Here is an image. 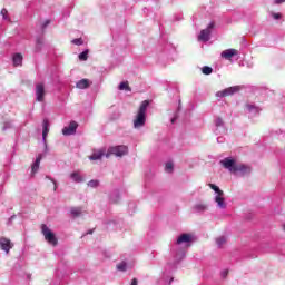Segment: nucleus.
<instances>
[{"label":"nucleus","mask_w":285,"mask_h":285,"mask_svg":"<svg viewBox=\"0 0 285 285\" xmlns=\"http://www.w3.org/2000/svg\"><path fill=\"white\" fill-rule=\"evenodd\" d=\"M88 49H86L85 51H82L81 53H79V60L80 61H88Z\"/></svg>","instance_id":"nucleus-26"},{"label":"nucleus","mask_w":285,"mask_h":285,"mask_svg":"<svg viewBox=\"0 0 285 285\" xmlns=\"http://www.w3.org/2000/svg\"><path fill=\"white\" fill-rule=\"evenodd\" d=\"M92 233H95V229H89L86 235H92Z\"/></svg>","instance_id":"nucleus-44"},{"label":"nucleus","mask_w":285,"mask_h":285,"mask_svg":"<svg viewBox=\"0 0 285 285\" xmlns=\"http://www.w3.org/2000/svg\"><path fill=\"white\" fill-rule=\"evenodd\" d=\"M75 46H83V39L81 38H76L71 41Z\"/></svg>","instance_id":"nucleus-32"},{"label":"nucleus","mask_w":285,"mask_h":285,"mask_svg":"<svg viewBox=\"0 0 285 285\" xmlns=\"http://www.w3.org/2000/svg\"><path fill=\"white\" fill-rule=\"evenodd\" d=\"M222 277H228V269H224L223 272H222Z\"/></svg>","instance_id":"nucleus-41"},{"label":"nucleus","mask_w":285,"mask_h":285,"mask_svg":"<svg viewBox=\"0 0 285 285\" xmlns=\"http://www.w3.org/2000/svg\"><path fill=\"white\" fill-rule=\"evenodd\" d=\"M275 6H281V3H285V0H274Z\"/></svg>","instance_id":"nucleus-40"},{"label":"nucleus","mask_w":285,"mask_h":285,"mask_svg":"<svg viewBox=\"0 0 285 285\" xmlns=\"http://www.w3.org/2000/svg\"><path fill=\"white\" fill-rule=\"evenodd\" d=\"M163 279L164 282H168L167 285H170L173 283V275H171V272L166 269L164 273H163Z\"/></svg>","instance_id":"nucleus-23"},{"label":"nucleus","mask_w":285,"mask_h":285,"mask_svg":"<svg viewBox=\"0 0 285 285\" xmlns=\"http://www.w3.org/2000/svg\"><path fill=\"white\" fill-rule=\"evenodd\" d=\"M139 284V282L137 281V278H132V281H131V284L130 285H138Z\"/></svg>","instance_id":"nucleus-42"},{"label":"nucleus","mask_w":285,"mask_h":285,"mask_svg":"<svg viewBox=\"0 0 285 285\" xmlns=\"http://www.w3.org/2000/svg\"><path fill=\"white\" fill-rule=\"evenodd\" d=\"M215 28V22H210L206 29L200 31L198 36V41H204L205 43L210 41V35H213V29Z\"/></svg>","instance_id":"nucleus-8"},{"label":"nucleus","mask_w":285,"mask_h":285,"mask_svg":"<svg viewBox=\"0 0 285 285\" xmlns=\"http://www.w3.org/2000/svg\"><path fill=\"white\" fill-rule=\"evenodd\" d=\"M245 110L246 112H248L249 115H259V112H262V108L257 107V105L255 104H250V102H247L245 105Z\"/></svg>","instance_id":"nucleus-14"},{"label":"nucleus","mask_w":285,"mask_h":285,"mask_svg":"<svg viewBox=\"0 0 285 285\" xmlns=\"http://www.w3.org/2000/svg\"><path fill=\"white\" fill-rule=\"evenodd\" d=\"M128 153V146L120 145V146H115L110 147L108 149V154L106 157H110V155H115L116 157H124Z\"/></svg>","instance_id":"nucleus-7"},{"label":"nucleus","mask_w":285,"mask_h":285,"mask_svg":"<svg viewBox=\"0 0 285 285\" xmlns=\"http://www.w3.org/2000/svg\"><path fill=\"white\" fill-rule=\"evenodd\" d=\"M220 166L226 168V170H229V173H234V175L239 173L242 177L250 175V173L253 171V168H250V166L237 164V161H235V159L230 157H226L225 159L220 160Z\"/></svg>","instance_id":"nucleus-2"},{"label":"nucleus","mask_w":285,"mask_h":285,"mask_svg":"<svg viewBox=\"0 0 285 285\" xmlns=\"http://www.w3.org/2000/svg\"><path fill=\"white\" fill-rule=\"evenodd\" d=\"M13 125H12V121H7L4 122L3 127H2V130H10V128H12Z\"/></svg>","instance_id":"nucleus-34"},{"label":"nucleus","mask_w":285,"mask_h":285,"mask_svg":"<svg viewBox=\"0 0 285 285\" xmlns=\"http://www.w3.org/2000/svg\"><path fill=\"white\" fill-rule=\"evenodd\" d=\"M237 55V50L235 49H227L222 52L223 59H230L232 57H235Z\"/></svg>","instance_id":"nucleus-20"},{"label":"nucleus","mask_w":285,"mask_h":285,"mask_svg":"<svg viewBox=\"0 0 285 285\" xmlns=\"http://www.w3.org/2000/svg\"><path fill=\"white\" fill-rule=\"evenodd\" d=\"M90 83L92 82H90L88 79H81L76 83V87L79 90H86V88H90Z\"/></svg>","instance_id":"nucleus-18"},{"label":"nucleus","mask_w":285,"mask_h":285,"mask_svg":"<svg viewBox=\"0 0 285 285\" xmlns=\"http://www.w3.org/2000/svg\"><path fill=\"white\" fill-rule=\"evenodd\" d=\"M209 188H212V190H214L217 194L214 199L218 208H222V210L226 209V200L224 199V191L219 189V187L215 184H209Z\"/></svg>","instance_id":"nucleus-4"},{"label":"nucleus","mask_w":285,"mask_h":285,"mask_svg":"<svg viewBox=\"0 0 285 285\" xmlns=\"http://www.w3.org/2000/svg\"><path fill=\"white\" fill-rule=\"evenodd\" d=\"M202 72H203V75H213V69L208 66H204L202 68Z\"/></svg>","instance_id":"nucleus-29"},{"label":"nucleus","mask_w":285,"mask_h":285,"mask_svg":"<svg viewBox=\"0 0 285 285\" xmlns=\"http://www.w3.org/2000/svg\"><path fill=\"white\" fill-rule=\"evenodd\" d=\"M43 97H46V87L43 83L36 85V101H43Z\"/></svg>","instance_id":"nucleus-11"},{"label":"nucleus","mask_w":285,"mask_h":285,"mask_svg":"<svg viewBox=\"0 0 285 285\" xmlns=\"http://www.w3.org/2000/svg\"><path fill=\"white\" fill-rule=\"evenodd\" d=\"M48 26H50V20H46L43 23H42V30H46L48 28Z\"/></svg>","instance_id":"nucleus-37"},{"label":"nucleus","mask_w":285,"mask_h":285,"mask_svg":"<svg viewBox=\"0 0 285 285\" xmlns=\"http://www.w3.org/2000/svg\"><path fill=\"white\" fill-rule=\"evenodd\" d=\"M216 244H217L218 248H222V246L226 244V237H224V236L218 237L216 239Z\"/></svg>","instance_id":"nucleus-28"},{"label":"nucleus","mask_w":285,"mask_h":285,"mask_svg":"<svg viewBox=\"0 0 285 285\" xmlns=\"http://www.w3.org/2000/svg\"><path fill=\"white\" fill-rule=\"evenodd\" d=\"M48 132H50V122L48 121V119H43V121H42V140H43V142H46ZM45 150H48L47 144H45Z\"/></svg>","instance_id":"nucleus-13"},{"label":"nucleus","mask_w":285,"mask_h":285,"mask_svg":"<svg viewBox=\"0 0 285 285\" xmlns=\"http://www.w3.org/2000/svg\"><path fill=\"white\" fill-rule=\"evenodd\" d=\"M70 179L75 181V184H83L86 181V174H82L81 171H72L70 174Z\"/></svg>","instance_id":"nucleus-12"},{"label":"nucleus","mask_w":285,"mask_h":285,"mask_svg":"<svg viewBox=\"0 0 285 285\" xmlns=\"http://www.w3.org/2000/svg\"><path fill=\"white\" fill-rule=\"evenodd\" d=\"M242 88H244L243 86H233V87H228L224 90L217 91L216 92V97H232V95H237V92H239V90H242Z\"/></svg>","instance_id":"nucleus-6"},{"label":"nucleus","mask_w":285,"mask_h":285,"mask_svg":"<svg viewBox=\"0 0 285 285\" xmlns=\"http://www.w3.org/2000/svg\"><path fill=\"white\" fill-rule=\"evenodd\" d=\"M148 106H150V101L144 100L141 102L136 119L134 120L135 128H144V126H146V111L148 110Z\"/></svg>","instance_id":"nucleus-3"},{"label":"nucleus","mask_w":285,"mask_h":285,"mask_svg":"<svg viewBox=\"0 0 285 285\" xmlns=\"http://www.w3.org/2000/svg\"><path fill=\"white\" fill-rule=\"evenodd\" d=\"M81 213H83V209L81 207H71L70 214L73 217H81Z\"/></svg>","instance_id":"nucleus-25"},{"label":"nucleus","mask_w":285,"mask_h":285,"mask_svg":"<svg viewBox=\"0 0 285 285\" xmlns=\"http://www.w3.org/2000/svg\"><path fill=\"white\" fill-rule=\"evenodd\" d=\"M128 264H126V262H121L120 264L117 265L118 271L126 272Z\"/></svg>","instance_id":"nucleus-30"},{"label":"nucleus","mask_w":285,"mask_h":285,"mask_svg":"<svg viewBox=\"0 0 285 285\" xmlns=\"http://www.w3.org/2000/svg\"><path fill=\"white\" fill-rule=\"evenodd\" d=\"M193 244V236L190 234L180 235L177 240L171 245V256L174 258L173 264H168L167 268H171L175 271L177 268V264L181 262L186 257V248Z\"/></svg>","instance_id":"nucleus-1"},{"label":"nucleus","mask_w":285,"mask_h":285,"mask_svg":"<svg viewBox=\"0 0 285 285\" xmlns=\"http://www.w3.org/2000/svg\"><path fill=\"white\" fill-rule=\"evenodd\" d=\"M271 17L272 19H275V21H279V19H282V13L272 12Z\"/></svg>","instance_id":"nucleus-35"},{"label":"nucleus","mask_w":285,"mask_h":285,"mask_svg":"<svg viewBox=\"0 0 285 285\" xmlns=\"http://www.w3.org/2000/svg\"><path fill=\"white\" fill-rule=\"evenodd\" d=\"M217 142H218V144H224V137H218V138H217Z\"/></svg>","instance_id":"nucleus-43"},{"label":"nucleus","mask_w":285,"mask_h":285,"mask_svg":"<svg viewBox=\"0 0 285 285\" xmlns=\"http://www.w3.org/2000/svg\"><path fill=\"white\" fill-rule=\"evenodd\" d=\"M101 157H104V151L102 150H98V151H94L91 156H89V159L91 161H97L99 159H101Z\"/></svg>","instance_id":"nucleus-24"},{"label":"nucleus","mask_w":285,"mask_h":285,"mask_svg":"<svg viewBox=\"0 0 285 285\" xmlns=\"http://www.w3.org/2000/svg\"><path fill=\"white\" fill-rule=\"evenodd\" d=\"M119 90H127L130 91V86H128V82H120Z\"/></svg>","instance_id":"nucleus-31"},{"label":"nucleus","mask_w":285,"mask_h":285,"mask_svg":"<svg viewBox=\"0 0 285 285\" xmlns=\"http://www.w3.org/2000/svg\"><path fill=\"white\" fill-rule=\"evenodd\" d=\"M175 121H177V116H175L174 118H171V124H175Z\"/></svg>","instance_id":"nucleus-45"},{"label":"nucleus","mask_w":285,"mask_h":285,"mask_svg":"<svg viewBox=\"0 0 285 285\" xmlns=\"http://www.w3.org/2000/svg\"><path fill=\"white\" fill-rule=\"evenodd\" d=\"M46 179H49V181H52L53 184V190H57V180H55V178L50 177V176H46Z\"/></svg>","instance_id":"nucleus-36"},{"label":"nucleus","mask_w":285,"mask_h":285,"mask_svg":"<svg viewBox=\"0 0 285 285\" xmlns=\"http://www.w3.org/2000/svg\"><path fill=\"white\" fill-rule=\"evenodd\" d=\"M13 66H21L23 63V56L21 53H14L12 57Z\"/></svg>","instance_id":"nucleus-22"},{"label":"nucleus","mask_w":285,"mask_h":285,"mask_svg":"<svg viewBox=\"0 0 285 285\" xmlns=\"http://www.w3.org/2000/svg\"><path fill=\"white\" fill-rule=\"evenodd\" d=\"M215 135H226V126L224 125V120L222 118H216L215 121Z\"/></svg>","instance_id":"nucleus-10"},{"label":"nucleus","mask_w":285,"mask_h":285,"mask_svg":"<svg viewBox=\"0 0 285 285\" xmlns=\"http://www.w3.org/2000/svg\"><path fill=\"white\" fill-rule=\"evenodd\" d=\"M87 186H89V188H99V180L97 179L89 180Z\"/></svg>","instance_id":"nucleus-27"},{"label":"nucleus","mask_w":285,"mask_h":285,"mask_svg":"<svg viewBox=\"0 0 285 285\" xmlns=\"http://www.w3.org/2000/svg\"><path fill=\"white\" fill-rule=\"evenodd\" d=\"M77 128H79V124H77V121L72 120V121H70L69 126L63 127L62 135L65 137H70L71 135H77Z\"/></svg>","instance_id":"nucleus-9"},{"label":"nucleus","mask_w":285,"mask_h":285,"mask_svg":"<svg viewBox=\"0 0 285 285\" xmlns=\"http://www.w3.org/2000/svg\"><path fill=\"white\" fill-rule=\"evenodd\" d=\"M16 215H13V216H11L9 219H8V226H11L12 225V220H14L16 219Z\"/></svg>","instance_id":"nucleus-39"},{"label":"nucleus","mask_w":285,"mask_h":285,"mask_svg":"<svg viewBox=\"0 0 285 285\" xmlns=\"http://www.w3.org/2000/svg\"><path fill=\"white\" fill-rule=\"evenodd\" d=\"M41 232L48 244H50L51 246H57V244H59V239H57V236L55 235V233H52L48 225L43 224L41 226Z\"/></svg>","instance_id":"nucleus-5"},{"label":"nucleus","mask_w":285,"mask_h":285,"mask_svg":"<svg viewBox=\"0 0 285 285\" xmlns=\"http://www.w3.org/2000/svg\"><path fill=\"white\" fill-rule=\"evenodd\" d=\"M53 285H58L57 283H53Z\"/></svg>","instance_id":"nucleus-46"},{"label":"nucleus","mask_w":285,"mask_h":285,"mask_svg":"<svg viewBox=\"0 0 285 285\" xmlns=\"http://www.w3.org/2000/svg\"><path fill=\"white\" fill-rule=\"evenodd\" d=\"M41 165V155H39L31 166V175H37L39 173V166Z\"/></svg>","instance_id":"nucleus-17"},{"label":"nucleus","mask_w":285,"mask_h":285,"mask_svg":"<svg viewBox=\"0 0 285 285\" xmlns=\"http://www.w3.org/2000/svg\"><path fill=\"white\" fill-rule=\"evenodd\" d=\"M43 50V38L38 37L36 39V47L33 49V52H41Z\"/></svg>","instance_id":"nucleus-21"},{"label":"nucleus","mask_w":285,"mask_h":285,"mask_svg":"<svg viewBox=\"0 0 285 285\" xmlns=\"http://www.w3.org/2000/svg\"><path fill=\"white\" fill-rule=\"evenodd\" d=\"M194 213H206V210H208V205L204 204V203H198L196 205H194L193 207Z\"/></svg>","instance_id":"nucleus-16"},{"label":"nucleus","mask_w":285,"mask_h":285,"mask_svg":"<svg viewBox=\"0 0 285 285\" xmlns=\"http://www.w3.org/2000/svg\"><path fill=\"white\" fill-rule=\"evenodd\" d=\"M119 199H121V196L119 194V191L117 189H115L110 196H109V200L111 204H117L119 202Z\"/></svg>","instance_id":"nucleus-19"},{"label":"nucleus","mask_w":285,"mask_h":285,"mask_svg":"<svg viewBox=\"0 0 285 285\" xmlns=\"http://www.w3.org/2000/svg\"><path fill=\"white\" fill-rule=\"evenodd\" d=\"M1 14H2V19H8V17H7V14H8V10H6V9H2L1 10Z\"/></svg>","instance_id":"nucleus-38"},{"label":"nucleus","mask_w":285,"mask_h":285,"mask_svg":"<svg viewBox=\"0 0 285 285\" xmlns=\"http://www.w3.org/2000/svg\"><path fill=\"white\" fill-rule=\"evenodd\" d=\"M0 248L1 250H4V253H10V249H12V243L10 242V239L6 238V237H1L0 238Z\"/></svg>","instance_id":"nucleus-15"},{"label":"nucleus","mask_w":285,"mask_h":285,"mask_svg":"<svg viewBox=\"0 0 285 285\" xmlns=\"http://www.w3.org/2000/svg\"><path fill=\"white\" fill-rule=\"evenodd\" d=\"M174 165L173 163H166L165 170L166 173H173Z\"/></svg>","instance_id":"nucleus-33"}]
</instances>
